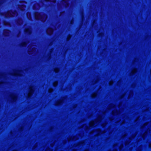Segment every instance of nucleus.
<instances>
[{"label":"nucleus","mask_w":151,"mask_h":151,"mask_svg":"<svg viewBox=\"0 0 151 151\" xmlns=\"http://www.w3.org/2000/svg\"><path fill=\"white\" fill-rule=\"evenodd\" d=\"M35 18L36 19L40 20L44 22L46 19L47 16L44 14L41 13H39L37 12H35Z\"/></svg>","instance_id":"obj_1"},{"label":"nucleus","mask_w":151,"mask_h":151,"mask_svg":"<svg viewBox=\"0 0 151 151\" xmlns=\"http://www.w3.org/2000/svg\"><path fill=\"white\" fill-rule=\"evenodd\" d=\"M18 15V13L16 11L12 12V11H8L5 14L6 17H14Z\"/></svg>","instance_id":"obj_2"},{"label":"nucleus","mask_w":151,"mask_h":151,"mask_svg":"<svg viewBox=\"0 0 151 151\" xmlns=\"http://www.w3.org/2000/svg\"><path fill=\"white\" fill-rule=\"evenodd\" d=\"M21 4L19 5L18 6L19 8L21 10H24L25 9V8L26 7L25 6L24 4H26L27 3L26 2H24L22 3L20 2Z\"/></svg>","instance_id":"obj_3"},{"label":"nucleus","mask_w":151,"mask_h":151,"mask_svg":"<svg viewBox=\"0 0 151 151\" xmlns=\"http://www.w3.org/2000/svg\"><path fill=\"white\" fill-rule=\"evenodd\" d=\"M32 47V45H30L29 48L28 49V53L30 55L32 54L34 52H35L36 51V49L34 47H33L32 48V50H31V48Z\"/></svg>","instance_id":"obj_4"},{"label":"nucleus","mask_w":151,"mask_h":151,"mask_svg":"<svg viewBox=\"0 0 151 151\" xmlns=\"http://www.w3.org/2000/svg\"><path fill=\"white\" fill-rule=\"evenodd\" d=\"M34 88L32 86H31L29 88V92L27 95V96L28 97H30L31 96L33 92H34Z\"/></svg>","instance_id":"obj_5"},{"label":"nucleus","mask_w":151,"mask_h":151,"mask_svg":"<svg viewBox=\"0 0 151 151\" xmlns=\"http://www.w3.org/2000/svg\"><path fill=\"white\" fill-rule=\"evenodd\" d=\"M11 97L13 101H15L17 99V95L15 94H12Z\"/></svg>","instance_id":"obj_6"},{"label":"nucleus","mask_w":151,"mask_h":151,"mask_svg":"<svg viewBox=\"0 0 151 151\" xmlns=\"http://www.w3.org/2000/svg\"><path fill=\"white\" fill-rule=\"evenodd\" d=\"M40 6L37 3L35 4L33 6V9H35V10L39 9H40Z\"/></svg>","instance_id":"obj_7"},{"label":"nucleus","mask_w":151,"mask_h":151,"mask_svg":"<svg viewBox=\"0 0 151 151\" xmlns=\"http://www.w3.org/2000/svg\"><path fill=\"white\" fill-rule=\"evenodd\" d=\"M53 32V29L51 28H48L47 30V33L49 35L52 34Z\"/></svg>","instance_id":"obj_8"},{"label":"nucleus","mask_w":151,"mask_h":151,"mask_svg":"<svg viewBox=\"0 0 151 151\" xmlns=\"http://www.w3.org/2000/svg\"><path fill=\"white\" fill-rule=\"evenodd\" d=\"M32 30L30 27L26 29L25 30V32L28 34H30L31 33Z\"/></svg>","instance_id":"obj_9"},{"label":"nucleus","mask_w":151,"mask_h":151,"mask_svg":"<svg viewBox=\"0 0 151 151\" xmlns=\"http://www.w3.org/2000/svg\"><path fill=\"white\" fill-rule=\"evenodd\" d=\"M45 1L46 2L47 4H50L51 2L55 3L56 1V0H45Z\"/></svg>","instance_id":"obj_10"},{"label":"nucleus","mask_w":151,"mask_h":151,"mask_svg":"<svg viewBox=\"0 0 151 151\" xmlns=\"http://www.w3.org/2000/svg\"><path fill=\"white\" fill-rule=\"evenodd\" d=\"M10 32L7 30H5L4 31V34L5 36H8L10 33Z\"/></svg>","instance_id":"obj_11"},{"label":"nucleus","mask_w":151,"mask_h":151,"mask_svg":"<svg viewBox=\"0 0 151 151\" xmlns=\"http://www.w3.org/2000/svg\"><path fill=\"white\" fill-rule=\"evenodd\" d=\"M27 18L29 20H31V13L29 12H27Z\"/></svg>","instance_id":"obj_12"},{"label":"nucleus","mask_w":151,"mask_h":151,"mask_svg":"<svg viewBox=\"0 0 151 151\" xmlns=\"http://www.w3.org/2000/svg\"><path fill=\"white\" fill-rule=\"evenodd\" d=\"M17 22L18 24L20 25L22 23V21L21 19H19L17 21Z\"/></svg>","instance_id":"obj_13"},{"label":"nucleus","mask_w":151,"mask_h":151,"mask_svg":"<svg viewBox=\"0 0 151 151\" xmlns=\"http://www.w3.org/2000/svg\"><path fill=\"white\" fill-rule=\"evenodd\" d=\"M28 43L26 42H23L21 44V45L23 47H26L27 44Z\"/></svg>","instance_id":"obj_14"},{"label":"nucleus","mask_w":151,"mask_h":151,"mask_svg":"<svg viewBox=\"0 0 151 151\" xmlns=\"http://www.w3.org/2000/svg\"><path fill=\"white\" fill-rule=\"evenodd\" d=\"M53 91V90L52 89V88H50L49 90V93H51Z\"/></svg>","instance_id":"obj_15"},{"label":"nucleus","mask_w":151,"mask_h":151,"mask_svg":"<svg viewBox=\"0 0 151 151\" xmlns=\"http://www.w3.org/2000/svg\"><path fill=\"white\" fill-rule=\"evenodd\" d=\"M5 1V0H0V4L3 3Z\"/></svg>","instance_id":"obj_16"},{"label":"nucleus","mask_w":151,"mask_h":151,"mask_svg":"<svg viewBox=\"0 0 151 151\" xmlns=\"http://www.w3.org/2000/svg\"><path fill=\"white\" fill-rule=\"evenodd\" d=\"M53 86H57V81H55L53 83Z\"/></svg>","instance_id":"obj_17"},{"label":"nucleus","mask_w":151,"mask_h":151,"mask_svg":"<svg viewBox=\"0 0 151 151\" xmlns=\"http://www.w3.org/2000/svg\"><path fill=\"white\" fill-rule=\"evenodd\" d=\"M14 75H16V76H17V75H20V74L18 73L17 72H16V73H14Z\"/></svg>","instance_id":"obj_18"},{"label":"nucleus","mask_w":151,"mask_h":151,"mask_svg":"<svg viewBox=\"0 0 151 151\" xmlns=\"http://www.w3.org/2000/svg\"><path fill=\"white\" fill-rule=\"evenodd\" d=\"M55 72H57V69L56 68H55Z\"/></svg>","instance_id":"obj_19"},{"label":"nucleus","mask_w":151,"mask_h":151,"mask_svg":"<svg viewBox=\"0 0 151 151\" xmlns=\"http://www.w3.org/2000/svg\"><path fill=\"white\" fill-rule=\"evenodd\" d=\"M4 24H5V25H6V24H7V25H9V24L8 23H7L6 24L5 23H4Z\"/></svg>","instance_id":"obj_20"},{"label":"nucleus","mask_w":151,"mask_h":151,"mask_svg":"<svg viewBox=\"0 0 151 151\" xmlns=\"http://www.w3.org/2000/svg\"><path fill=\"white\" fill-rule=\"evenodd\" d=\"M62 1L64 2H66L65 0H63Z\"/></svg>","instance_id":"obj_21"},{"label":"nucleus","mask_w":151,"mask_h":151,"mask_svg":"<svg viewBox=\"0 0 151 151\" xmlns=\"http://www.w3.org/2000/svg\"><path fill=\"white\" fill-rule=\"evenodd\" d=\"M13 151H17L16 150H14Z\"/></svg>","instance_id":"obj_22"},{"label":"nucleus","mask_w":151,"mask_h":151,"mask_svg":"<svg viewBox=\"0 0 151 151\" xmlns=\"http://www.w3.org/2000/svg\"><path fill=\"white\" fill-rule=\"evenodd\" d=\"M49 151H51L50 149H49Z\"/></svg>","instance_id":"obj_23"}]
</instances>
